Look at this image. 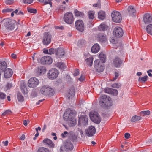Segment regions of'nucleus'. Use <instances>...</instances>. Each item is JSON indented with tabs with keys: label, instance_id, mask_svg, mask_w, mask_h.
<instances>
[{
	"label": "nucleus",
	"instance_id": "1",
	"mask_svg": "<svg viewBox=\"0 0 152 152\" xmlns=\"http://www.w3.org/2000/svg\"><path fill=\"white\" fill-rule=\"evenodd\" d=\"M76 114V112L75 110L69 109L64 113L63 118L65 120L68 121L69 124H71L72 126H73L76 124L75 117Z\"/></svg>",
	"mask_w": 152,
	"mask_h": 152
},
{
	"label": "nucleus",
	"instance_id": "2",
	"mask_svg": "<svg viewBox=\"0 0 152 152\" xmlns=\"http://www.w3.org/2000/svg\"><path fill=\"white\" fill-rule=\"evenodd\" d=\"M99 105L103 107L110 106L112 105V101L111 98L108 96L104 95L102 96L100 100Z\"/></svg>",
	"mask_w": 152,
	"mask_h": 152
},
{
	"label": "nucleus",
	"instance_id": "3",
	"mask_svg": "<svg viewBox=\"0 0 152 152\" xmlns=\"http://www.w3.org/2000/svg\"><path fill=\"white\" fill-rule=\"evenodd\" d=\"M73 148V145L69 140H67L64 142V146L62 147L60 149V152H69Z\"/></svg>",
	"mask_w": 152,
	"mask_h": 152
},
{
	"label": "nucleus",
	"instance_id": "4",
	"mask_svg": "<svg viewBox=\"0 0 152 152\" xmlns=\"http://www.w3.org/2000/svg\"><path fill=\"white\" fill-rule=\"evenodd\" d=\"M89 115L91 119L93 122L97 124L100 123L101 121V118L97 112L92 111L90 113Z\"/></svg>",
	"mask_w": 152,
	"mask_h": 152
},
{
	"label": "nucleus",
	"instance_id": "5",
	"mask_svg": "<svg viewBox=\"0 0 152 152\" xmlns=\"http://www.w3.org/2000/svg\"><path fill=\"white\" fill-rule=\"evenodd\" d=\"M52 36L49 32L44 33L42 36V42L45 45H47L50 43L51 41Z\"/></svg>",
	"mask_w": 152,
	"mask_h": 152
},
{
	"label": "nucleus",
	"instance_id": "6",
	"mask_svg": "<svg viewBox=\"0 0 152 152\" xmlns=\"http://www.w3.org/2000/svg\"><path fill=\"white\" fill-rule=\"evenodd\" d=\"M64 21L68 24H72L74 20L73 15L71 12H67L65 14L64 17Z\"/></svg>",
	"mask_w": 152,
	"mask_h": 152
},
{
	"label": "nucleus",
	"instance_id": "7",
	"mask_svg": "<svg viewBox=\"0 0 152 152\" xmlns=\"http://www.w3.org/2000/svg\"><path fill=\"white\" fill-rule=\"evenodd\" d=\"M111 17L113 20L116 23L121 22L122 18L120 13L117 11H115L112 12Z\"/></svg>",
	"mask_w": 152,
	"mask_h": 152
},
{
	"label": "nucleus",
	"instance_id": "8",
	"mask_svg": "<svg viewBox=\"0 0 152 152\" xmlns=\"http://www.w3.org/2000/svg\"><path fill=\"white\" fill-rule=\"evenodd\" d=\"M88 118L86 115L81 116L79 118L78 125L80 126H86L88 125Z\"/></svg>",
	"mask_w": 152,
	"mask_h": 152
},
{
	"label": "nucleus",
	"instance_id": "9",
	"mask_svg": "<svg viewBox=\"0 0 152 152\" xmlns=\"http://www.w3.org/2000/svg\"><path fill=\"white\" fill-rule=\"evenodd\" d=\"M94 65L97 72H102L104 70V67L99 60H96L94 62Z\"/></svg>",
	"mask_w": 152,
	"mask_h": 152
},
{
	"label": "nucleus",
	"instance_id": "10",
	"mask_svg": "<svg viewBox=\"0 0 152 152\" xmlns=\"http://www.w3.org/2000/svg\"><path fill=\"white\" fill-rule=\"evenodd\" d=\"M75 26L77 30L80 32H83L84 31V24L81 20H78L75 22Z\"/></svg>",
	"mask_w": 152,
	"mask_h": 152
},
{
	"label": "nucleus",
	"instance_id": "11",
	"mask_svg": "<svg viewBox=\"0 0 152 152\" xmlns=\"http://www.w3.org/2000/svg\"><path fill=\"white\" fill-rule=\"evenodd\" d=\"M58 72L57 69L54 68L50 69L48 74V76L50 79H54L58 76Z\"/></svg>",
	"mask_w": 152,
	"mask_h": 152
},
{
	"label": "nucleus",
	"instance_id": "12",
	"mask_svg": "<svg viewBox=\"0 0 152 152\" xmlns=\"http://www.w3.org/2000/svg\"><path fill=\"white\" fill-rule=\"evenodd\" d=\"M96 132V129L94 126H91L85 130V134L88 137L94 136Z\"/></svg>",
	"mask_w": 152,
	"mask_h": 152
},
{
	"label": "nucleus",
	"instance_id": "13",
	"mask_svg": "<svg viewBox=\"0 0 152 152\" xmlns=\"http://www.w3.org/2000/svg\"><path fill=\"white\" fill-rule=\"evenodd\" d=\"M39 83L38 80L35 77L31 78L28 80V85L30 87L34 88L37 86Z\"/></svg>",
	"mask_w": 152,
	"mask_h": 152
},
{
	"label": "nucleus",
	"instance_id": "14",
	"mask_svg": "<svg viewBox=\"0 0 152 152\" xmlns=\"http://www.w3.org/2000/svg\"><path fill=\"white\" fill-rule=\"evenodd\" d=\"M3 21H4V25L7 29L12 30L14 29V25L12 23L11 20L9 19H4Z\"/></svg>",
	"mask_w": 152,
	"mask_h": 152
},
{
	"label": "nucleus",
	"instance_id": "15",
	"mask_svg": "<svg viewBox=\"0 0 152 152\" xmlns=\"http://www.w3.org/2000/svg\"><path fill=\"white\" fill-rule=\"evenodd\" d=\"M114 35L117 37H121L123 35V31L122 28L119 27H115L113 30Z\"/></svg>",
	"mask_w": 152,
	"mask_h": 152
},
{
	"label": "nucleus",
	"instance_id": "16",
	"mask_svg": "<svg viewBox=\"0 0 152 152\" xmlns=\"http://www.w3.org/2000/svg\"><path fill=\"white\" fill-rule=\"evenodd\" d=\"M42 63L43 64H51L53 61L52 58L50 56H45L42 57L41 59Z\"/></svg>",
	"mask_w": 152,
	"mask_h": 152
},
{
	"label": "nucleus",
	"instance_id": "17",
	"mask_svg": "<svg viewBox=\"0 0 152 152\" xmlns=\"http://www.w3.org/2000/svg\"><path fill=\"white\" fill-rule=\"evenodd\" d=\"M123 60L118 56L115 57L114 59L113 64L114 66L117 68L120 67L121 64H122Z\"/></svg>",
	"mask_w": 152,
	"mask_h": 152
},
{
	"label": "nucleus",
	"instance_id": "18",
	"mask_svg": "<svg viewBox=\"0 0 152 152\" xmlns=\"http://www.w3.org/2000/svg\"><path fill=\"white\" fill-rule=\"evenodd\" d=\"M65 53L63 48L59 47L56 49V55L57 57H62L65 54Z\"/></svg>",
	"mask_w": 152,
	"mask_h": 152
},
{
	"label": "nucleus",
	"instance_id": "19",
	"mask_svg": "<svg viewBox=\"0 0 152 152\" xmlns=\"http://www.w3.org/2000/svg\"><path fill=\"white\" fill-rule=\"evenodd\" d=\"M143 20L145 24H148L152 21V16L149 13L145 14L143 17Z\"/></svg>",
	"mask_w": 152,
	"mask_h": 152
},
{
	"label": "nucleus",
	"instance_id": "20",
	"mask_svg": "<svg viewBox=\"0 0 152 152\" xmlns=\"http://www.w3.org/2000/svg\"><path fill=\"white\" fill-rule=\"evenodd\" d=\"M75 90L74 87H71L68 91L67 94V97L69 99H72L75 95Z\"/></svg>",
	"mask_w": 152,
	"mask_h": 152
},
{
	"label": "nucleus",
	"instance_id": "21",
	"mask_svg": "<svg viewBox=\"0 0 152 152\" xmlns=\"http://www.w3.org/2000/svg\"><path fill=\"white\" fill-rule=\"evenodd\" d=\"M12 71L11 69H7L4 72V77L5 78H9L11 77L12 75Z\"/></svg>",
	"mask_w": 152,
	"mask_h": 152
},
{
	"label": "nucleus",
	"instance_id": "22",
	"mask_svg": "<svg viewBox=\"0 0 152 152\" xmlns=\"http://www.w3.org/2000/svg\"><path fill=\"white\" fill-rule=\"evenodd\" d=\"M128 12L129 16H133L135 15L136 10L132 6H129L128 8Z\"/></svg>",
	"mask_w": 152,
	"mask_h": 152
},
{
	"label": "nucleus",
	"instance_id": "23",
	"mask_svg": "<svg viewBox=\"0 0 152 152\" xmlns=\"http://www.w3.org/2000/svg\"><path fill=\"white\" fill-rule=\"evenodd\" d=\"M98 40L100 42L104 43L107 40V38L105 35L103 34L100 33L98 34Z\"/></svg>",
	"mask_w": 152,
	"mask_h": 152
},
{
	"label": "nucleus",
	"instance_id": "24",
	"mask_svg": "<svg viewBox=\"0 0 152 152\" xmlns=\"http://www.w3.org/2000/svg\"><path fill=\"white\" fill-rule=\"evenodd\" d=\"M43 142L45 144L48 145L50 147H53L54 146V144L52 141L50 139L48 138L44 139L43 141Z\"/></svg>",
	"mask_w": 152,
	"mask_h": 152
},
{
	"label": "nucleus",
	"instance_id": "25",
	"mask_svg": "<svg viewBox=\"0 0 152 152\" xmlns=\"http://www.w3.org/2000/svg\"><path fill=\"white\" fill-rule=\"evenodd\" d=\"M100 50V47L99 45L96 43L92 47L91 52L94 53H97Z\"/></svg>",
	"mask_w": 152,
	"mask_h": 152
},
{
	"label": "nucleus",
	"instance_id": "26",
	"mask_svg": "<svg viewBox=\"0 0 152 152\" xmlns=\"http://www.w3.org/2000/svg\"><path fill=\"white\" fill-rule=\"evenodd\" d=\"M7 66V63L5 61H0V72L4 71L6 68Z\"/></svg>",
	"mask_w": 152,
	"mask_h": 152
},
{
	"label": "nucleus",
	"instance_id": "27",
	"mask_svg": "<svg viewBox=\"0 0 152 152\" xmlns=\"http://www.w3.org/2000/svg\"><path fill=\"white\" fill-rule=\"evenodd\" d=\"M55 66L60 69L63 70L66 67L65 64L62 62H58L55 64Z\"/></svg>",
	"mask_w": 152,
	"mask_h": 152
},
{
	"label": "nucleus",
	"instance_id": "28",
	"mask_svg": "<svg viewBox=\"0 0 152 152\" xmlns=\"http://www.w3.org/2000/svg\"><path fill=\"white\" fill-rule=\"evenodd\" d=\"M37 73L38 75H41L44 74L46 71V70L45 67L43 66H40L38 68Z\"/></svg>",
	"mask_w": 152,
	"mask_h": 152
},
{
	"label": "nucleus",
	"instance_id": "29",
	"mask_svg": "<svg viewBox=\"0 0 152 152\" xmlns=\"http://www.w3.org/2000/svg\"><path fill=\"white\" fill-rule=\"evenodd\" d=\"M47 92L48 96H51L54 94V90L50 87L47 86Z\"/></svg>",
	"mask_w": 152,
	"mask_h": 152
},
{
	"label": "nucleus",
	"instance_id": "30",
	"mask_svg": "<svg viewBox=\"0 0 152 152\" xmlns=\"http://www.w3.org/2000/svg\"><path fill=\"white\" fill-rule=\"evenodd\" d=\"M47 89V86H44L42 87L40 89V92L41 94L44 95H48Z\"/></svg>",
	"mask_w": 152,
	"mask_h": 152
},
{
	"label": "nucleus",
	"instance_id": "31",
	"mask_svg": "<svg viewBox=\"0 0 152 152\" xmlns=\"http://www.w3.org/2000/svg\"><path fill=\"white\" fill-rule=\"evenodd\" d=\"M99 57L100 59L102 62L104 63L106 61V56L102 52L99 55Z\"/></svg>",
	"mask_w": 152,
	"mask_h": 152
},
{
	"label": "nucleus",
	"instance_id": "32",
	"mask_svg": "<svg viewBox=\"0 0 152 152\" xmlns=\"http://www.w3.org/2000/svg\"><path fill=\"white\" fill-rule=\"evenodd\" d=\"M146 29L148 34L152 35V24H150L147 25Z\"/></svg>",
	"mask_w": 152,
	"mask_h": 152
},
{
	"label": "nucleus",
	"instance_id": "33",
	"mask_svg": "<svg viewBox=\"0 0 152 152\" xmlns=\"http://www.w3.org/2000/svg\"><path fill=\"white\" fill-rule=\"evenodd\" d=\"M99 18L101 20H103L105 18V13L103 11H100L98 13Z\"/></svg>",
	"mask_w": 152,
	"mask_h": 152
},
{
	"label": "nucleus",
	"instance_id": "34",
	"mask_svg": "<svg viewBox=\"0 0 152 152\" xmlns=\"http://www.w3.org/2000/svg\"><path fill=\"white\" fill-rule=\"evenodd\" d=\"M74 12L75 16L80 17H83L84 16V14L83 12L78 11L77 9L75 10Z\"/></svg>",
	"mask_w": 152,
	"mask_h": 152
},
{
	"label": "nucleus",
	"instance_id": "35",
	"mask_svg": "<svg viewBox=\"0 0 152 152\" xmlns=\"http://www.w3.org/2000/svg\"><path fill=\"white\" fill-rule=\"evenodd\" d=\"M142 118L140 116L134 115L133 116L131 119V121L134 122L141 120Z\"/></svg>",
	"mask_w": 152,
	"mask_h": 152
},
{
	"label": "nucleus",
	"instance_id": "36",
	"mask_svg": "<svg viewBox=\"0 0 152 152\" xmlns=\"http://www.w3.org/2000/svg\"><path fill=\"white\" fill-rule=\"evenodd\" d=\"M86 43V42L84 40L80 39L78 41L77 45L80 47H82L85 45Z\"/></svg>",
	"mask_w": 152,
	"mask_h": 152
},
{
	"label": "nucleus",
	"instance_id": "37",
	"mask_svg": "<svg viewBox=\"0 0 152 152\" xmlns=\"http://www.w3.org/2000/svg\"><path fill=\"white\" fill-rule=\"evenodd\" d=\"M95 12L93 11H89L88 12V16L90 19H93L94 18Z\"/></svg>",
	"mask_w": 152,
	"mask_h": 152
},
{
	"label": "nucleus",
	"instance_id": "38",
	"mask_svg": "<svg viewBox=\"0 0 152 152\" xmlns=\"http://www.w3.org/2000/svg\"><path fill=\"white\" fill-rule=\"evenodd\" d=\"M148 77L147 75H146L143 77H140L138 80V81L140 82L144 83L146 81L147 79L148 78Z\"/></svg>",
	"mask_w": 152,
	"mask_h": 152
},
{
	"label": "nucleus",
	"instance_id": "39",
	"mask_svg": "<svg viewBox=\"0 0 152 152\" xmlns=\"http://www.w3.org/2000/svg\"><path fill=\"white\" fill-rule=\"evenodd\" d=\"M99 28L100 31H104L107 29V27L105 24L102 23L99 26Z\"/></svg>",
	"mask_w": 152,
	"mask_h": 152
},
{
	"label": "nucleus",
	"instance_id": "40",
	"mask_svg": "<svg viewBox=\"0 0 152 152\" xmlns=\"http://www.w3.org/2000/svg\"><path fill=\"white\" fill-rule=\"evenodd\" d=\"M21 89L22 92L24 94H26L27 93V90L24 84H23L21 86Z\"/></svg>",
	"mask_w": 152,
	"mask_h": 152
},
{
	"label": "nucleus",
	"instance_id": "41",
	"mask_svg": "<svg viewBox=\"0 0 152 152\" xmlns=\"http://www.w3.org/2000/svg\"><path fill=\"white\" fill-rule=\"evenodd\" d=\"M41 3H43L45 4H49L52 6V3L51 0H37Z\"/></svg>",
	"mask_w": 152,
	"mask_h": 152
},
{
	"label": "nucleus",
	"instance_id": "42",
	"mask_svg": "<svg viewBox=\"0 0 152 152\" xmlns=\"http://www.w3.org/2000/svg\"><path fill=\"white\" fill-rule=\"evenodd\" d=\"M17 96L18 99L19 101L22 102L24 101V97L20 93H18Z\"/></svg>",
	"mask_w": 152,
	"mask_h": 152
},
{
	"label": "nucleus",
	"instance_id": "43",
	"mask_svg": "<svg viewBox=\"0 0 152 152\" xmlns=\"http://www.w3.org/2000/svg\"><path fill=\"white\" fill-rule=\"evenodd\" d=\"M86 61L88 66H91L92 64L93 58H87L86 59Z\"/></svg>",
	"mask_w": 152,
	"mask_h": 152
},
{
	"label": "nucleus",
	"instance_id": "44",
	"mask_svg": "<svg viewBox=\"0 0 152 152\" xmlns=\"http://www.w3.org/2000/svg\"><path fill=\"white\" fill-rule=\"evenodd\" d=\"M37 152H50L47 148L43 147H40L38 150Z\"/></svg>",
	"mask_w": 152,
	"mask_h": 152
},
{
	"label": "nucleus",
	"instance_id": "45",
	"mask_svg": "<svg viewBox=\"0 0 152 152\" xmlns=\"http://www.w3.org/2000/svg\"><path fill=\"white\" fill-rule=\"evenodd\" d=\"M77 138L76 136L74 134L71 135L70 136H69V138L68 140H69L70 141L72 142H74L76 140Z\"/></svg>",
	"mask_w": 152,
	"mask_h": 152
},
{
	"label": "nucleus",
	"instance_id": "46",
	"mask_svg": "<svg viewBox=\"0 0 152 152\" xmlns=\"http://www.w3.org/2000/svg\"><path fill=\"white\" fill-rule=\"evenodd\" d=\"M56 49H54L53 48H51L49 49L48 50V54H53L55 53H56Z\"/></svg>",
	"mask_w": 152,
	"mask_h": 152
},
{
	"label": "nucleus",
	"instance_id": "47",
	"mask_svg": "<svg viewBox=\"0 0 152 152\" xmlns=\"http://www.w3.org/2000/svg\"><path fill=\"white\" fill-rule=\"evenodd\" d=\"M118 94V91L115 89L112 88L111 94L114 96H116Z\"/></svg>",
	"mask_w": 152,
	"mask_h": 152
},
{
	"label": "nucleus",
	"instance_id": "48",
	"mask_svg": "<svg viewBox=\"0 0 152 152\" xmlns=\"http://www.w3.org/2000/svg\"><path fill=\"white\" fill-rule=\"evenodd\" d=\"M27 10L28 12L30 13H36L37 12V10L35 9L28 8Z\"/></svg>",
	"mask_w": 152,
	"mask_h": 152
},
{
	"label": "nucleus",
	"instance_id": "49",
	"mask_svg": "<svg viewBox=\"0 0 152 152\" xmlns=\"http://www.w3.org/2000/svg\"><path fill=\"white\" fill-rule=\"evenodd\" d=\"M121 86V84L119 83H115L113 84L112 86V87L114 88H119Z\"/></svg>",
	"mask_w": 152,
	"mask_h": 152
},
{
	"label": "nucleus",
	"instance_id": "50",
	"mask_svg": "<svg viewBox=\"0 0 152 152\" xmlns=\"http://www.w3.org/2000/svg\"><path fill=\"white\" fill-rule=\"evenodd\" d=\"M111 89L112 88H107L104 89V91L105 93L111 94Z\"/></svg>",
	"mask_w": 152,
	"mask_h": 152
},
{
	"label": "nucleus",
	"instance_id": "51",
	"mask_svg": "<svg viewBox=\"0 0 152 152\" xmlns=\"http://www.w3.org/2000/svg\"><path fill=\"white\" fill-rule=\"evenodd\" d=\"M6 96L5 94L2 92H0V99H3Z\"/></svg>",
	"mask_w": 152,
	"mask_h": 152
},
{
	"label": "nucleus",
	"instance_id": "52",
	"mask_svg": "<svg viewBox=\"0 0 152 152\" xmlns=\"http://www.w3.org/2000/svg\"><path fill=\"white\" fill-rule=\"evenodd\" d=\"M141 113H142L144 114L143 115H149L150 113V112L149 110L146 111H142L141 112Z\"/></svg>",
	"mask_w": 152,
	"mask_h": 152
},
{
	"label": "nucleus",
	"instance_id": "53",
	"mask_svg": "<svg viewBox=\"0 0 152 152\" xmlns=\"http://www.w3.org/2000/svg\"><path fill=\"white\" fill-rule=\"evenodd\" d=\"M115 77H113V79H112L111 80H112V81H114L115 80H116V79L119 76L118 73L117 72H115Z\"/></svg>",
	"mask_w": 152,
	"mask_h": 152
},
{
	"label": "nucleus",
	"instance_id": "54",
	"mask_svg": "<svg viewBox=\"0 0 152 152\" xmlns=\"http://www.w3.org/2000/svg\"><path fill=\"white\" fill-rule=\"evenodd\" d=\"M69 134L67 132L64 131L63 133L61 134V136L62 137L64 138L66 136H67Z\"/></svg>",
	"mask_w": 152,
	"mask_h": 152
},
{
	"label": "nucleus",
	"instance_id": "55",
	"mask_svg": "<svg viewBox=\"0 0 152 152\" xmlns=\"http://www.w3.org/2000/svg\"><path fill=\"white\" fill-rule=\"evenodd\" d=\"M93 6L94 7H97L99 8H100L101 7V3L100 1H98L97 3L95 4H93Z\"/></svg>",
	"mask_w": 152,
	"mask_h": 152
},
{
	"label": "nucleus",
	"instance_id": "56",
	"mask_svg": "<svg viewBox=\"0 0 152 152\" xmlns=\"http://www.w3.org/2000/svg\"><path fill=\"white\" fill-rule=\"evenodd\" d=\"M13 10L12 9L9 8H7L5 9H4L2 10L3 13H6L7 12H11Z\"/></svg>",
	"mask_w": 152,
	"mask_h": 152
},
{
	"label": "nucleus",
	"instance_id": "57",
	"mask_svg": "<svg viewBox=\"0 0 152 152\" xmlns=\"http://www.w3.org/2000/svg\"><path fill=\"white\" fill-rule=\"evenodd\" d=\"M12 84L10 83H8L6 86V88L7 89H9L12 88Z\"/></svg>",
	"mask_w": 152,
	"mask_h": 152
},
{
	"label": "nucleus",
	"instance_id": "58",
	"mask_svg": "<svg viewBox=\"0 0 152 152\" xmlns=\"http://www.w3.org/2000/svg\"><path fill=\"white\" fill-rule=\"evenodd\" d=\"M5 3L7 4H11L13 3V0H6Z\"/></svg>",
	"mask_w": 152,
	"mask_h": 152
},
{
	"label": "nucleus",
	"instance_id": "59",
	"mask_svg": "<svg viewBox=\"0 0 152 152\" xmlns=\"http://www.w3.org/2000/svg\"><path fill=\"white\" fill-rule=\"evenodd\" d=\"M33 1V0H24V2L25 3L30 4Z\"/></svg>",
	"mask_w": 152,
	"mask_h": 152
},
{
	"label": "nucleus",
	"instance_id": "60",
	"mask_svg": "<svg viewBox=\"0 0 152 152\" xmlns=\"http://www.w3.org/2000/svg\"><path fill=\"white\" fill-rule=\"evenodd\" d=\"M130 136V134L128 133H126L124 134V137L126 139H129Z\"/></svg>",
	"mask_w": 152,
	"mask_h": 152
},
{
	"label": "nucleus",
	"instance_id": "61",
	"mask_svg": "<svg viewBox=\"0 0 152 152\" xmlns=\"http://www.w3.org/2000/svg\"><path fill=\"white\" fill-rule=\"evenodd\" d=\"M10 112H11V111L10 110H7L2 114V115L4 116L5 115L8 114Z\"/></svg>",
	"mask_w": 152,
	"mask_h": 152
},
{
	"label": "nucleus",
	"instance_id": "62",
	"mask_svg": "<svg viewBox=\"0 0 152 152\" xmlns=\"http://www.w3.org/2000/svg\"><path fill=\"white\" fill-rule=\"evenodd\" d=\"M79 72L78 71V69H76V70L75 71V73L73 74V75L75 76H77L79 74Z\"/></svg>",
	"mask_w": 152,
	"mask_h": 152
},
{
	"label": "nucleus",
	"instance_id": "63",
	"mask_svg": "<svg viewBox=\"0 0 152 152\" xmlns=\"http://www.w3.org/2000/svg\"><path fill=\"white\" fill-rule=\"evenodd\" d=\"M28 122H29V121L28 120L26 121V120H24L23 121V124L25 126H27L28 124Z\"/></svg>",
	"mask_w": 152,
	"mask_h": 152
},
{
	"label": "nucleus",
	"instance_id": "64",
	"mask_svg": "<svg viewBox=\"0 0 152 152\" xmlns=\"http://www.w3.org/2000/svg\"><path fill=\"white\" fill-rule=\"evenodd\" d=\"M25 138V135L24 134H23L20 137V139L22 140H23Z\"/></svg>",
	"mask_w": 152,
	"mask_h": 152
}]
</instances>
